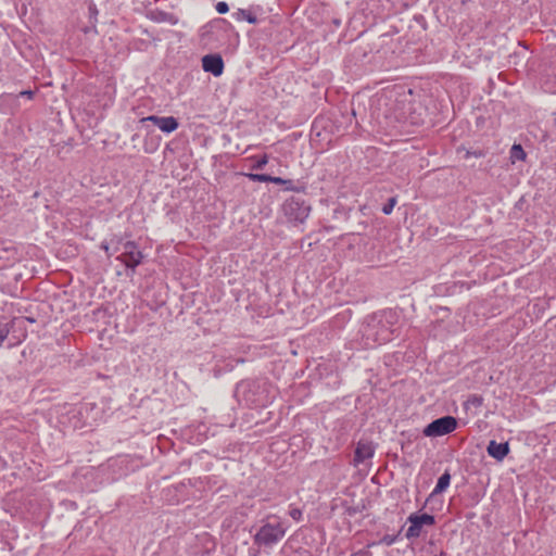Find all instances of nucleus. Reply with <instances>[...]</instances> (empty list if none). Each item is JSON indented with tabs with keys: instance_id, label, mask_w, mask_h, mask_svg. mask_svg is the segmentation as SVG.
Here are the masks:
<instances>
[{
	"instance_id": "f257e3e1",
	"label": "nucleus",
	"mask_w": 556,
	"mask_h": 556,
	"mask_svg": "<svg viewBox=\"0 0 556 556\" xmlns=\"http://www.w3.org/2000/svg\"><path fill=\"white\" fill-rule=\"evenodd\" d=\"M286 534V528L281 522L265 523L254 535V543L258 546H268L277 544Z\"/></svg>"
},
{
	"instance_id": "f03ea898",
	"label": "nucleus",
	"mask_w": 556,
	"mask_h": 556,
	"mask_svg": "<svg viewBox=\"0 0 556 556\" xmlns=\"http://www.w3.org/2000/svg\"><path fill=\"white\" fill-rule=\"evenodd\" d=\"M457 428V419L453 416H444L431 421L424 434L429 438L442 437L452 433Z\"/></svg>"
},
{
	"instance_id": "7ed1b4c3",
	"label": "nucleus",
	"mask_w": 556,
	"mask_h": 556,
	"mask_svg": "<svg viewBox=\"0 0 556 556\" xmlns=\"http://www.w3.org/2000/svg\"><path fill=\"white\" fill-rule=\"evenodd\" d=\"M117 260L127 268L135 270V268L141 264L143 254L137 249L135 241H127L124 243V252L117 256Z\"/></svg>"
},
{
	"instance_id": "20e7f679",
	"label": "nucleus",
	"mask_w": 556,
	"mask_h": 556,
	"mask_svg": "<svg viewBox=\"0 0 556 556\" xmlns=\"http://www.w3.org/2000/svg\"><path fill=\"white\" fill-rule=\"evenodd\" d=\"M285 211L289 220L302 224L309 216L311 207L304 201L291 200L286 204Z\"/></svg>"
},
{
	"instance_id": "39448f33",
	"label": "nucleus",
	"mask_w": 556,
	"mask_h": 556,
	"mask_svg": "<svg viewBox=\"0 0 556 556\" xmlns=\"http://www.w3.org/2000/svg\"><path fill=\"white\" fill-rule=\"evenodd\" d=\"M408 522L409 527L407 528L406 536L408 539L417 538L420 535L424 526H432L434 523V517L429 514L410 515Z\"/></svg>"
},
{
	"instance_id": "423d86ee",
	"label": "nucleus",
	"mask_w": 556,
	"mask_h": 556,
	"mask_svg": "<svg viewBox=\"0 0 556 556\" xmlns=\"http://www.w3.org/2000/svg\"><path fill=\"white\" fill-rule=\"evenodd\" d=\"M224 61L219 54H206L202 58L203 71L213 74L215 77L224 73Z\"/></svg>"
},
{
	"instance_id": "0eeeda50",
	"label": "nucleus",
	"mask_w": 556,
	"mask_h": 556,
	"mask_svg": "<svg viewBox=\"0 0 556 556\" xmlns=\"http://www.w3.org/2000/svg\"><path fill=\"white\" fill-rule=\"evenodd\" d=\"M375 454V447L371 442L366 440H361L355 448L353 464L354 466H358L363 464L365 460L370 459Z\"/></svg>"
},
{
	"instance_id": "6e6552de",
	"label": "nucleus",
	"mask_w": 556,
	"mask_h": 556,
	"mask_svg": "<svg viewBox=\"0 0 556 556\" xmlns=\"http://www.w3.org/2000/svg\"><path fill=\"white\" fill-rule=\"evenodd\" d=\"M486 450L490 456L501 462L508 455L509 445L508 443H497L495 441H491Z\"/></svg>"
},
{
	"instance_id": "1a4fd4ad",
	"label": "nucleus",
	"mask_w": 556,
	"mask_h": 556,
	"mask_svg": "<svg viewBox=\"0 0 556 556\" xmlns=\"http://www.w3.org/2000/svg\"><path fill=\"white\" fill-rule=\"evenodd\" d=\"M252 181L258 182H273L276 185L291 184V180L283 179L281 177H275L267 174H248L247 175Z\"/></svg>"
},
{
	"instance_id": "9d476101",
	"label": "nucleus",
	"mask_w": 556,
	"mask_h": 556,
	"mask_svg": "<svg viewBox=\"0 0 556 556\" xmlns=\"http://www.w3.org/2000/svg\"><path fill=\"white\" fill-rule=\"evenodd\" d=\"M179 126L178 121L174 116H162L159 128L163 132L170 134L175 131Z\"/></svg>"
},
{
	"instance_id": "9b49d317",
	"label": "nucleus",
	"mask_w": 556,
	"mask_h": 556,
	"mask_svg": "<svg viewBox=\"0 0 556 556\" xmlns=\"http://www.w3.org/2000/svg\"><path fill=\"white\" fill-rule=\"evenodd\" d=\"M526 156H527V154L520 144H514L511 147V149H510L511 163H515L517 161H525Z\"/></svg>"
},
{
	"instance_id": "f8f14e48",
	"label": "nucleus",
	"mask_w": 556,
	"mask_h": 556,
	"mask_svg": "<svg viewBox=\"0 0 556 556\" xmlns=\"http://www.w3.org/2000/svg\"><path fill=\"white\" fill-rule=\"evenodd\" d=\"M450 482H451L450 473H447V472L443 473L439 478V480L437 482V485L434 486L433 493H441V492H443L450 485Z\"/></svg>"
},
{
	"instance_id": "ddd939ff",
	"label": "nucleus",
	"mask_w": 556,
	"mask_h": 556,
	"mask_svg": "<svg viewBox=\"0 0 556 556\" xmlns=\"http://www.w3.org/2000/svg\"><path fill=\"white\" fill-rule=\"evenodd\" d=\"M395 204H396V200H395V198H391V199L389 200V203H388V204H386V205L382 207V212H383L386 215L391 214V213H392V211H393V208H394V206H395Z\"/></svg>"
},
{
	"instance_id": "4468645a",
	"label": "nucleus",
	"mask_w": 556,
	"mask_h": 556,
	"mask_svg": "<svg viewBox=\"0 0 556 556\" xmlns=\"http://www.w3.org/2000/svg\"><path fill=\"white\" fill-rule=\"evenodd\" d=\"M268 163V156L264 154L261 156L256 163L253 165L254 169H262Z\"/></svg>"
},
{
	"instance_id": "2eb2a0df",
	"label": "nucleus",
	"mask_w": 556,
	"mask_h": 556,
	"mask_svg": "<svg viewBox=\"0 0 556 556\" xmlns=\"http://www.w3.org/2000/svg\"><path fill=\"white\" fill-rule=\"evenodd\" d=\"M9 333H10V329L8 328V326L0 324V345L5 341Z\"/></svg>"
},
{
	"instance_id": "dca6fc26",
	"label": "nucleus",
	"mask_w": 556,
	"mask_h": 556,
	"mask_svg": "<svg viewBox=\"0 0 556 556\" xmlns=\"http://www.w3.org/2000/svg\"><path fill=\"white\" fill-rule=\"evenodd\" d=\"M215 8L219 14H226L229 11L228 4L224 1L218 2Z\"/></svg>"
},
{
	"instance_id": "f3484780",
	"label": "nucleus",
	"mask_w": 556,
	"mask_h": 556,
	"mask_svg": "<svg viewBox=\"0 0 556 556\" xmlns=\"http://www.w3.org/2000/svg\"><path fill=\"white\" fill-rule=\"evenodd\" d=\"M161 118H162V116L150 115V116H147V117L141 118V121H140V122H141V123H144V122H152L154 125L159 126Z\"/></svg>"
},
{
	"instance_id": "a211bd4d",
	"label": "nucleus",
	"mask_w": 556,
	"mask_h": 556,
	"mask_svg": "<svg viewBox=\"0 0 556 556\" xmlns=\"http://www.w3.org/2000/svg\"><path fill=\"white\" fill-rule=\"evenodd\" d=\"M395 542V539L393 536H390V535H386L382 540H381V543L386 544V545H392L393 543Z\"/></svg>"
},
{
	"instance_id": "6ab92c4d",
	"label": "nucleus",
	"mask_w": 556,
	"mask_h": 556,
	"mask_svg": "<svg viewBox=\"0 0 556 556\" xmlns=\"http://www.w3.org/2000/svg\"><path fill=\"white\" fill-rule=\"evenodd\" d=\"M470 156L481 157V156H483V153L481 151H475V152L467 151L465 157L468 159Z\"/></svg>"
},
{
	"instance_id": "aec40b11",
	"label": "nucleus",
	"mask_w": 556,
	"mask_h": 556,
	"mask_svg": "<svg viewBox=\"0 0 556 556\" xmlns=\"http://www.w3.org/2000/svg\"><path fill=\"white\" fill-rule=\"evenodd\" d=\"M290 516L294 519V520H300L301 516H302V513L299 510V509H292L290 511Z\"/></svg>"
},
{
	"instance_id": "412c9836",
	"label": "nucleus",
	"mask_w": 556,
	"mask_h": 556,
	"mask_svg": "<svg viewBox=\"0 0 556 556\" xmlns=\"http://www.w3.org/2000/svg\"><path fill=\"white\" fill-rule=\"evenodd\" d=\"M20 96H21V97H27L28 99H31V98H33V96H34V92H33V91H29V90H27V91H22V92H20Z\"/></svg>"
},
{
	"instance_id": "4be33fe9",
	"label": "nucleus",
	"mask_w": 556,
	"mask_h": 556,
	"mask_svg": "<svg viewBox=\"0 0 556 556\" xmlns=\"http://www.w3.org/2000/svg\"><path fill=\"white\" fill-rule=\"evenodd\" d=\"M101 248L105 251L106 255L110 257L113 253L110 250V247L106 243H102Z\"/></svg>"
},
{
	"instance_id": "5701e85b",
	"label": "nucleus",
	"mask_w": 556,
	"mask_h": 556,
	"mask_svg": "<svg viewBox=\"0 0 556 556\" xmlns=\"http://www.w3.org/2000/svg\"><path fill=\"white\" fill-rule=\"evenodd\" d=\"M250 24H254L256 23V17L255 16H252L251 14H245V17H244Z\"/></svg>"
},
{
	"instance_id": "b1692460",
	"label": "nucleus",
	"mask_w": 556,
	"mask_h": 556,
	"mask_svg": "<svg viewBox=\"0 0 556 556\" xmlns=\"http://www.w3.org/2000/svg\"><path fill=\"white\" fill-rule=\"evenodd\" d=\"M237 15H238V16H237L236 18L239 21V20H240V17H243V18L245 17V12L241 10V11H239V12L237 13Z\"/></svg>"
},
{
	"instance_id": "393cba45",
	"label": "nucleus",
	"mask_w": 556,
	"mask_h": 556,
	"mask_svg": "<svg viewBox=\"0 0 556 556\" xmlns=\"http://www.w3.org/2000/svg\"><path fill=\"white\" fill-rule=\"evenodd\" d=\"M363 556H371L370 553L368 552H365V553H362Z\"/></svg>"
}]
</instances>
